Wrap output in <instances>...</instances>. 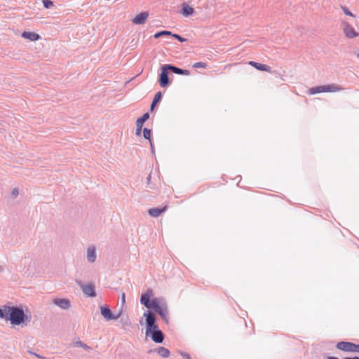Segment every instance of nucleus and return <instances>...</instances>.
Here are the masks:
<instances>
[{
    "label": "nucleus",
    "mask_w": 359,
    "mask_h": 359,
    "mask_svg": "<svg viewBox=\"0 0 359 359\" xmlns=\"http://www.w3.org/2000/svg\"><path fill=\"white\" fill-rule=\"evenodd\" d=\"M0 318L10 320L12 325H19L28 320L27 316L20 306L4 305L0 308Z\"/></svg>",
    "instance_id": "1"
},
{
    "label": "nucleus",
    "mask_w": 359,
    "mask_h": 359,
    "mask_svg": "<svg viewBox=\"0 0 359 359\" xmlns=\"http://www.w3.org/2000/svg\"><path fill=\"white\" fill-rule=\"evenodd\" d=\"M74 346H76V347H81L86 350H90V347L88 346L87 344L83 343L82 341H76L74 342Z\"/></svg>",
    "instance_id": "26"
},
{
    "label": "nucleus",
    "mask_w": 359,
    "mask_h": 359,
    "mask_svg": "<svg viewBox=\"0 0 359 359\" xmlns=\"http://www.w3.org/2000/svg\"><path fill=\"white\" fill-rule=\"evenodd\" d=\"M161 304L160 303V300L158 298H153L151 301L148 302V304L145 306L146 308L149 309H153L154 311H157L156 309L158 308Z\"/></svg>",
    "instance_id": "20"
},
{
    "label": "nucleus",
    "mask_w": 359,
    "mask_h": 359,
    "mask_svg": "<svg viewBox=\"0 0 359 359\" xmlns=\"http://www.w3.org/2000/svg\"><path fill=\"white\" fill-rule=\"evenodd\" d=\"M194 13L193 8L184 3L182 6L181 13L184 17H188Z\"/></svg>",
    "instance_id": "19"
},
{
    "label": "nucleus",
    "mask_w": 359,
    "mask_h": 359,
    "mask_svg": "<svg viewBox=\"0 0 359 359\" xmlns=\"http://www.w3.org/2000/svg\"><path fill=\"white\" fill-rule=\"evenodd\" d=\"M53 302L62 309H67L70 307V302L67 299H55Z\"/></svg>",
    "instance_id": "14"
},
{
    "label": "nucleus",
    "mask_w": 359,
    "mask_h": 359,
    "mask_svg": "<svg viewBox=\"0 0 359 359\" xmlns=\"http://www.w3.org/2000/svg\"><path fill=\"white\" fill-rule=\"evenodd\" d=\"M3 271H4V268H3V266H1L0 265V273H1V272H2Z\"/></svg>",
    "instance_id": "40"
},
{
    "label": "nucleus",
    "mask_w": 359,
    "mask_h": 359,
    "mask_svg": "<svg viewBox=\"0 0 359 359\" xmlns=\"http://www.w3.org/2000/svg\"><path fill=\"white\" fill-rule=\"evenodd\" d=\"M29 353H30L31 354L34 355L35 356H36V357H38V358H39L44 359V358H43L42 356H40L39 355H37V354H36V353H32V352H31V351H29Z\"/></svg>",
    "instance_id": "37"
},
{
    "label": "nucleus",
    "mask_w": 359,
    "mask_h": 359,
    "mask_svg": "<svg viewBox=\"0 0 359 359\" xmlns=\"http://www.w3.org/2000/svg\"><path fill=\"white\" fill-rule=\"evenodd\" d=\"M126 302V294L124 292L121 294V306L123 307Z\"/></svg>",
    "instance_id": "34"
},
{
    "label": "nucleus",
    "mask_w": 359,
    "mask_h": 359,
    "mask_svg": "<svg viewBox=\"0 0 359 359\" xmlns=\"http://www.w3.org/2000/svg\"><path fill=\"white\" fill-rule=\"evenodd\" d=\"M207 66V63L203 62H198L193 65L194 68H206Z\"/></svg>",
    "instance_id": "27"
},
{
    "label": "nucleus",
    "mask_w": 359,
    "mask_h": 359,
    "mask_svg": "<svg viewBox=\"0 0 359 359\" xmlns=\"http://www.w3.org/2000/svg\"><path fill=\"white\" fill-rule=\"evenodd\" d=\"M19 194V190L18 188H14L13 190H12V192H11V196L13 198H16Z\"/></svg>",
    "instance_id": "32"
},
{
    "label": "nucleus",
    "mask_w": 359,
    "mask_h": 359,
    "mask_svg": "<svg viewBox=\"0 0 359 359\" xmlns=\"http://www.w3.org/2000/svg\"><path fill=\"white\" fill-rule=\"evenodd\" d=\"M43 6L46 8H50L53 6V2L51 0H42Z\"/></svg>",
    "instance_id": "28"
},
{
    "label": "nucleus",
    "mask_w": 359,
    "mask_h": 359,
    "mask_svg": "<svg viewBox=\"0 0 359 359\" xmlns=\"http://www.w3.org/2000/svg\"><path fill=\"white\" fill-rule=\"evenodd\" d=\"M22 36L24 39H28L32 41H36L38 39H39L40 36L35 33V32H24L22 34Z\"/></svg>",
    "instance_id": "18"
},
{
    "label": "nucleus",
    "mask_w": 359,
    "mask_h": 359,
    "mask_svg": "<svg viewBox=\"0 0 359 359\" xmlns=\"http://www.w3.org/2000/svg\"><path fill=\"white\" fill-rule=\"evenodd\" d=\"M327 359H339V358L335 356H327Z\"/></svg>",
    "instance_id": "38"
},
{
    "label": "nucleus",
    "mask_w": 359,
    "mask_h": 359,
    "mask_svg": "<svg viewBox=\"0 0 359 359\" xmlns=\"http://www.w3.org/2000/svg\"><path fill=\"white\" fill-rule=\"evenodd\" d=\"M341 8L342 9L345 15L351 17H355V15L346 6H341Z\"/></svg>",
    "instance_id": "31"
},
{
    "label": "nucleus",
    "mask_w": 359,
    "mask_h": 359,
    "mask_svg": "<svg viewBox=\"0 0 359 359\" xmlns=\"http://www.w3.org/2000/svg\"><path fill=\"white\" fill-rule=\"evenodd\" d=\"M167 209V207H163V208H150L148 210V213L150 216L153 217H158L160 216L163 212H164Z\"/></svg>",
    "instance_id": "15"
},
{
    "label": "nucleus",
    "mask_w": 359,
    "mask_h": 359,
    "mask_svg": "<svg viewBox=\"0 0 359 359\" xmlns=\"http://www.w3.org/2000/svg\"><path fill=\"white\" fill-rule=\"evenodd\" d=\"M149 118V114L144 113L140 118L136 121L135 135L140 136L141 135L144 123Z\"/></svg>",
    "instance_id": "8"
},
{
    "label": "nucleus",
    "mask_w": 359,
    "mask_h": 359,
    "mask_svg": "<svg viewBox=\"0 0 359 359\" xmlns=\"http://www.w3.org/2000/svg\"><path fill=\"white\" fill-rule=\"evenodd\" d=\"M144 316L146 318V335L150 337L155 343H162L165 335L156 324V317L155 314L150 311H147L144 313Z\"/></svg>",
    "instance_id": "2"
},
{
    "label": "nucleus",
    "mask_w": 359,
    "mask_h": 359,
    "mask_svg": "<svg viewBox=\"0 0 359 359\" xmlns=\"http://www.w3.org/2000/svg\"><path fill=\"white\" fill-rule=\"evenodd\" d=\"M171 36H172L173 38H175V39H177V40H178L179 41H180V42H185V41H187V39L182 37L180 35H179V34H172V33Z\"/></svg>",
    "instance_id": "30"
},
{
    "label": "nucleus",
    "mask_w": 359,
    "mask_h": 359,
    "mask_svg": "<svg viewBox=\"0 0 359 359\" xmlns=\"http://www.w3.org/2000/svg\"><path fill=\"white\" fill-rule=\"evenodd\" d=\"M180 355L184 358V359H191V357L189 353L186 352H180Z\"/></svg>",
    "instance_id": "33"
},
{
    "label": "nucleus",
    "mask_w": 359,
    "mask_h": 359,
    "mask_svg": "<svg viewBox=\"0 0 359 359\" xmlns=\"http://www.w3.org/2000/svg\"><path fill=\"white\" fill-rule=\"evenodd\" d=\"M323 86H319L316 87H313L309 89V93L311 95H314L316 93H324Z\"/></svg>",
    "instance_id": "23"
},
{
    "label": "nucleus",
    "mask_w": 359,
    "mask_h": 359,
    "mask_svg": "<svg viewBox=\"0 0 359 359\" xmlns=\"http://www.w3.org/2000/svg\"><path fill=\"white\" fill-rule=\"evenodd\" d=\"M248 64L259 71H265L268 72L271 71V67L264 64H261L255 61H250Z\"/></svg>",
    "instance_id": "16"
},
{
    "label": "nucleus",
    "mask_w": 359,
    "mask_h": 359,
    "mask_svg": "<svg viewBox=\"0 0 359 359\" xmlns=\"http://www.w3.org/2000/svg\"><path fill=\"white\" fill-rule=\"evenodd\" d=\"M79 287L82 290L83 294L88 297H94L96 296L95 285L93 283L83 284L81 280H76Z\"/></svg>",
    "instance_id": "3"
},
{
    "label": "nucleus",
    "mask_w": 359,
    "mask_h": 359,
    "mask_svg": "<svg viewBox=\"0 0 359 359\" xmlns=\"http://www.w3.org/2000/svg\"><path fill=\"white\" fill-rule=\"evenodd\" d=\"M120 323L123 325V326H129L130 325V322L128 317L121 318L120 320Z\"/></svg>",
    "instance_id": "29"
},
{
    "label": "nucleus",
    "mask_w": 359,
    "mask_h": 359,
    "mask_svg": "<svg viewBox=\"0 0 359 359\" xmlns=\"http://www.w3.org/2000/svg\"><path fill=\"white\" fill-rule=\"evenodd\" d=\"M344 359H359V357L354 356V357H346Z\"/></svg>",
    "instance_id": "36"
},
{
    "label": "nucleus",
    "mask_w": 359,
    "mask_h": 359,
    "mask_svg": "<svg viewBox=\"0 0 359 359\" xmlns=\"http://www.w3.org/2000/svg\"><path fill=\"white\" fill-rule=\"evenodd\" d=\"M165 65L169 71H171L172 72H173L176 74L186 75V76H188L190 74V72L189 70L179 68V67H177L173 65H171V64H165Z\"/></svg>",
    "instance_id": "9"
},
{
    "label": "nucleus",
    "mask_w": 359,
    "mask_h": 359,
    "mask_svg": "<svg viewBox=\"0 0 359 359\" xmlns=\"http://www.w3.org/2000/svg\"><path fill=\"white\" fill-rule=\"evenodd\" d=\"M162 99V93L161 92H158L154 97V100L151 104V106H150V110L152 111L155 107L156 106V104L160 102V101Z\"/></svg>",
    "instance_id": "21"
},
{
    "label": "nucleus",
    "mask_w": 359,
    "mask_h": 359,
    "mask_svg": "<svg viewBox=\"0 0 359 359\" xmlns=\"http://www.w3.org/2000/svg\"><path fill=\"white\" fill-rule=\"evenodd\" d=\"M336 347L344 351L358 352L359 353V344H355L349 341H341L337 343Z\"/></svg>",
    "instance_id": "5"
},
{
    "label": "nucleus",
    "mask_w": 359,
    "mask_h": 359,
    "mask_svg": "<svg viewBox=\"0 0 359 359\" xmlns=\"http://www.w3.org/2000/svg\"><path fill=\"white\" fill-rule=\"evenodd\" d=\"M343 31L345 36L348 39H353L358 36L354 28L347 22H342Z\"/></svg>",
    "instance_id": "7"
},
{
    "label": "nucleus",
    "mask_w": 359,
    "mask_h": 359,
    "mask_svg": "<svg viewBox=\"0 0 359 359\" xmlns=\"http://www.w3.org/2000/svg\"><path fill=\"white\" fill-rule=\"evenodd\" d=\"M161 73L159 74L158 83L162 88H166L170 84L168 74L169 70L165 65L161 67Z\"/></svg>",
    "instance_id": "4"
},
{
    "label": "nucleus",
    "mask_w": 359,
    "mask_h": 359,
    "mask_svg": "<svg viewBox=\"0 0 359 359\" xmlns=\"http://www.w3.org/2000/svg\"><path fill=\"white\" fill-rule=\"evenodd\" d=\"M151 174H149L148 175V177H147V184H149L151 182Z\"/></svg>",
    "instance_id": "35"
},
{
    "label": "nucleus",
    "mask_w": 359,
    "mask_h": 359,
    "mask_svg": "<svg viewBox=\"0 0 359 359\" xmlns=\"http://www.w3.org/2000/svg\"><path fill=\"white\" fill-rule=\"evenodd\" d=\"M157 311H154L156 313H157L163 320H164L165 322H168L167 316L168 314V309L165 305V304L163 303L161 305L156 309Z\"/></svg>",
    "instance_id": "11"
},
{
    "label": "nucleus",
    "mask_w": 359,
    "mask_h": 359,
    "mask_svg": "<svg viewBox=\"0 0 359 359\" xmlns=\"http://www.w3.org/2000/svg\"><path fill=\"white\" fill-rule=\"evenodd\" d=\"M152 352L157 353L159 355H161V357H163L164 358H168L170 354V351L163 346H160V347L156 348L154 349H150L148 351V353H151Z\"/></svg>",
    "instance_id": "10"
},
{
    "label": "nucleus",
    "mask_w": 359,
    "mask_h": 359,
    "mask_svg": "<svg viewBox=\"0 0 359 359\" xmlns=\"http://www.w3.org/2000/svg\"><path fill=\"white\" fill-rule=\"evenodd\" d=\"M324 93L325 92H336L339 91L341 89V88H339L337 86L334 84H330V85H325L323 86Z\"/></svg>",
    "instance_id": "22"
},
{
    "label": "nucleus",
    "mask_w": 359,
    "mask_h": 359,
    "mask_svg": "<svg viewBox=\"0 0 359 359\" xmlns=\"http://www.w3.org/2000/svg\"><path fill=\"white\" fill-rule=\"evenodd\" d=\"M154 292L151 289H148L144 294H142L140 298V303L144 306L148 304V302L150 300V298L153 297Z\"/></svg>",
    "instance_id": "13"
},
{
    "label": "nucleus",
    "mask_w": 359,
    "mask_h": 359,
    "mask_svg": "<svg viewBox=\"0 0 359 359\" xmlns=\"http://www.w3.org/2000/svg\"><path fill=\"white\" fill-rule=\"evenodd\" d=\"M150 145H151V151H152V152H154V148H153V144H152V142H150Z\"/></svg>",
    "instance_id": "39"
},
{
    "label": "nucleus",
    "mask_w": 359,
    "mask_h": 359,
    "mask_svg": "<svg viewBox=\"0 0 359 359\" xmlns=\"http://www.w3.org/2000/svg\"><path fill=\"white\" fill-rule=\"evenodd\" d=\"M358 57H359V53L358 54Z\"/></svg>",
    "instance_id": "41"
},
{
    "label": "nucleus",
    "mask_w": 359,
    "mask_h": 359,
    "mask_svg": "<svg viewBox=\"0 0 359 359\" xmlns=\"http://www.w3.org/2000/svg\"><path fill=\"white\" fill-rule=\"evenodd\" d=\"M149 14L147 12H142L137 15L133 19V22L135 25H142L144 23L146 19L147 18Z\"/></svg>",
    "instance_id": "12"
},
{
    "label": "nucleus",
    "mask_w": 359,
    "mask_h": 359,
    "mask_svg": "<svg viewBox=\"0 0 359 359\" xmlns=\"http://www.w3.org/2000/svg\"><path fill=\"white\" fill-rule=\"evenodd\" d=\"M100 313H101V315L107 320L109 321V320H111L118 319L121 316L122 311H120L118 313V314L114 315L109 308H108L107 306H102L100 307Z\"/></svg>",
    "instance_id": "6"
},
{
    "label": "nucleus",
    "mask_w": 359,
    "mask_h": 359,
    "mask_svg": "<svg viewBox=\"0 0 359 359\" xmlns=\"http://www.w3.org/2000/svg\"><path fill=\"white\" fill-rule=\"evenodd\" d=\"M143 136L146 140H149V142H151V130L144 128L143 129Z\"/></svg>",
    "instance_id": "25"
},
{
    "label": "nucleus",
    "mask_w": 359,
    "mask_h": 359,
    "mask_svg": "<svg viewBox=\"0 0 359 359\" xmlns=\"http://www.w3.org/2000/svg\"><path fill=\"white\" fill-rule=\"evenodd\" d=\"M96 249L95 246H90L88 248L87 250V260L93 263L96 259Z\"/></svg>",
    "instance_id": "17"
},
{
    "label": "nucleus",
    "mask_w": 359,
    "mask_h": 359,
    "mask_svg": "<svg viewBox=\"0 0 359 359\" xmlns=\"http://www.w3.org/2000/svg\"><path fill=\"white\" fill-rule=\"evenodd\" d=\"M172 34V32H170V31H167V30H163V31H161V32H156L154 35V37L155 39H158L159 37L162 36H171Z\"/></svg>",
    "instance_id": "24"
}]
</instances>
